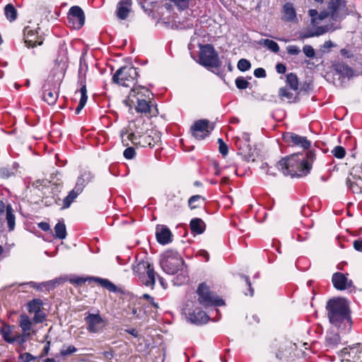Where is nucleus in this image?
I'll list each match as a JSON object with an SVG mask.
<instances>
[{
	"label": "nucleus",
	"instance_id": "nucleus-1",
	"mask_svg": "<svg viewBox=\"0 0 362 362\" xmlns=\"http://www.w3.org/2000/svg\"><path fill=\"white\" fill-rule=\"evenodd\" d=\"M302 155L293 154L279 160L277 168L285 175L291 177H302L308 175L311 168L313 163L315 159L314 151H309L306 153V159L300 158Z\"/></svg>",
	"mask_w": 362,
	"mask_h": 362
},
{
	"label": "nucleus",
	"instance_id": "nucleus-2",
	"mask_svg": "<svg viewBox=\"0 0 362 362\" xmlns=\"http://www.w3.org/2000/svg\"><path fill=\"white\" fill-rule=\"evenodd\" d=\"M328 317L332 325L341 332H348L351 327L349 308L341 298L329 300L327 303Z\"/></svg>",
	"mask_w": 362,
	"mask_h": 362
},
{
	"label": "nucleus",
	"instance_id": "nucleus-3",
	"mask_svg": "<svg viewBox=\"0 0 362 362\" xmlns=\"http://www.w3.org/2000/svg\"><path fill=\"white\" fill-rule=\"evenodd\" d=\"M138 76L135 67L124 66L116 71L112 76V81L122 86L131 87L136 83Z\"/></svg>",
	"mask_w": 362,
	"mask_h": 362
},
{
	"label": "nucleus",
	"instance_id": "nucleus-4",
	"mask_svg": "<svg viewBox=\"0 0 362 362\" xmlns=\"http://www.w3.org/2000/svg\"><path fill=\"white\" fill-rule=\"evenodd\" d=\"M162 269L168 274H175L181 269L184 264L182 257L172 250L165 252L160 262Z\"/></svg>",
	"mask_w": 362,
	"mask_h": 362
},
{
	"label": "nucleus",
	"instance_id": "nucleus-5",
	"mask_svg": "<svg viewBox=\"0 0 362 362\" xmlns=\"http://www.w3.org/2000/svg\"><path fill=\"white\" fill-rule=\"evenodd\" d=\"M121 137L124 146H129V141H130L135 146L143 148H153L156 143L155 139L148 134H140L139 133L129 132L128 130L122 131Z\"/></svg>",
	"mask_w": 362,
	"mask_h": 362
},
{
	"label": "nucleus",
	"instance_id": "nucleus-6",
	"mask_svg": "<svg viewBox=\"0 0 362 362\" xmlns=\"http://www.w3.org/2000/svg\"><path fill=\"white\" fill-rule=\"evenodd\" d=\"M197 293L198 301L203 306H221L225 304L223 300L212 292L205 283L199 285Z\"/></svg>",
	"mask_w": 362,
	"mask_h": 362
},
{
	"label": "nucleus",
	"instance_id": "nucleus-7",
	"mask_svg": "<svg viewBox=\"0 0 362 362\" xmlns=\"http://www.w3.org/2000/svg\"><path fill=\"white\" fill-rule=\"evenodd\" d=\"M199 59V63L206 67L217 68L221 65L217 52L209 44L201 47Z\"/></svg>",
	"mask_w": 362,
	"mask_h": 362
},
{
	"label": "nucleus",
	"instance_id": "nucleus-8",
	"mask_svg": "<svg viewBox=\"0 0 362 362\" xmlns=\"http://www.w3.org/2000/svg\"><path fill=\"white\" fill-rule=\"evenodd\" d=\"M213 123L207 119H199L196 121L191 127L192 136L197 140H202L208 136L214 129Z\"/></svg>",
	"mask_w": 362,
	"mask_h": 362
},
{
	"label": "nucleus",
	"instance_id": "nucleus-9",
	"mask_svg": "<svg viewBox=\"0 0 362 362\" xmlns=\"http://www.w3.org/2000/svg\"><path fill=\"white\" fill-rule=\"evenodd\" d=\"M85 23V14L78 6L70 8L67 14V24L74 29H80Z\"/></svg>",
	"mask_w": 362,
	"mask_h": 362
},
{
	"label": "nucleus",
	"instance_id": "nucleus-10",
	"mask_svg": "<svg viewBox=\"0 0 362 362\" xmlns=\"http://www.w3.org/2000/svg\"><path fill=\"white\" fill-rule=\"evenodd\" d=\"M283 139L288 146L298 147L303 150L309 149L311 146V141L306 136L293 132L284 133Z\"/></svg>",
	"mask_w": 362,
	"mask_h": 362
},
{
	"label": "nucleus",
	"instance_id": "nucleus-11",
	"mask_svg": "<svg viewBox=\"0 0 362 362\" xmlns=\"http://www.w3.org/2000/svg\"><path fill=\"white\" fill-rule=\"evenodd\" d=\"M87 281L98 283L102 287L106 288L110 292L116 293L118 291L117 287L107 279H103L100 277H74L69 279L70 283L77 286L84 284Z\"/></svg>",
	"mask_w": 362,
	"mask_h": 362
},
{
	"label": "nucleus",
	"instance_id": "nucleus-12",
	"mask_svg": "<svg viewBox=\"0 0 362 362\" xmlns=\"http://www.w3.org/2000/svg\"><path fill=\"white\" fill-rule=\"evenodd\" d=\"M344 0H330L328 3L327 10L320 13V18L324 19L330 16L333 20H337L344 10Z\"/></svg>",
	"mask_w": 362,
	"mask_h": 362
},
{
	"label": "nucleus",
	"instance_id": "nucleus-13",
	"mask_svg": "<svg viewBox=\"0 0 362 362\" xmlns=\"http://www.w3.org/2000/svg\"><path fill=\"white\" fill-rule=\"evenodd\" d=\"M37 27L32 28L30 25L25 27L23 30L24 42L29 47H34L37 45H41L43 43V37L38 34Z\"/></svg>",
	"mask_w": 362,
	"mask_h": 362
},
{
	"label": "nucleus",
	"instance_id": "nucleus-14",
	"mask_svg": "<svg viewBox=\"0 0 362 362\" xmlns=\"http://www.w3.org/2000/svg\"><path fill=\"white\" fill-rule=\"evenodd\" d=\"M84 320L87 325V329L90 333H98L101 332L106 325L105 321L99 313H88Z\"/></svg>",
	"mask_w": 362,
	"mask_h": 362
},
{
	"label": "nucleus",
	"instance_id": "nucleus-15",
	"mask_svg": "<svg viewBox=\"0 0 362 362\" xmlns=\"http://www.w3.org/2000/svg\"><path fill=\"white\" fill-rule=\"evenodd\" d=\"M19 327L21 328L22 333L20 334L21 343H25L27 339L32 335L35 334V331L33 328V321L25 314H21L19 316Z\"/></svg>",
	"mask_w": 362,
	"mask_h": 362
},
{
	"label": "nucleus",
	"instance_id": "nucleus-16",
	"mask_svg": "<svg viewBox=\"0 0 362 362\" xmlns=\"http://www.w3.org/2000/svg\"><path fill=\"white\" fill-rule=\"evenodd\" d=\"M153 94L150 91L149 89L144 86H134V88L131 90L129 97L128 101H125L127 104L128 102H131L132 104L135 103V101L139 100H153Z\"/></svg>",
	"mask_w": 362,
	"mask_h": 362
},
{
	"label": "nucleus",
	"instance_id": "nucleus-17",
	"mask_svg": "<svg viewBox=\"0 0 362 362\" xmlns=\"http://www.w3.org/2000/svg\"><path fill=\"white\" fill-rule=\"evenodd\" d=\"M347 182L354 193H362V169L353 168Z\"/></svg>",
	"mask_w": 362,
	"mask_h": 362
},
{
	"label": "nucleus",
	"instance_id": "nucleus-18",
	"mask_svg": "<svg viewBox=\"0 0 362 362\" xmlns=\"http://www.w3.org/2000/svg\"><path fill=\"white\" fill-rule=\"evenodd\" d=\"M348 274L335 272L332 277V282L334 287L339 291H344L352 287L353 282L348 279Z\"/></svg>",
	"mask_w": 362,
	"mask_h": 362
},
{
	"label": "nucleus",
	"instance_id": "nucleus-19",
	"mask_svg": "<svg viewBox=\"0 0 362 362\" xmlns=\"http://www.w3.org/2000/svg\"><path fill=\"white\" fill-rule=\"evenodd\" d=\"M13 329V326L4 324L0 329V332L2 337L6 342L10 344L16 342L19 345H23V343H21V339L18 338L20 337V333L14 332Z\"/></svg>",
	"mask_w": 362,
	"mask_h": 362
},
{
	"label": "nucleus",
	"instance_id": "nucleus-20",
	"mask_svg": "<svg viewBox=\"0 0 362 362\" xmlns=\"http://www.w3.org/2000/svg\"><path fill=\"white\" fill-rule=\"evenodd\" d=\"M59 97V90L57 84L50 85L47 83L43 87V100L50 105L56 103Z\"/></svg>",
	"mask_w": 362,
	"mask_h": 362
},
{
	"label": "nucleus",
	"instance_id": "nucleus-21",
	"mask_svg": "<svg viewBox=\"0 0 362 362\" xmlns=\"http://www.w3.org/2000/svg\"><path fill=\"white\" fill-rule=\"evenodd\" d=\"M95 176L93 173L87 168H83L80 170V174L77 178L76 185L74 187L76 188L77 191L83 192L86 186L91 182Z\"/></svg>",
	"mask_w": 362,
	"mask_h": 362
},
{
	"label": "nucleus",
	"instance_id": "nucleus-22",
	"mask_svg": "<svg viewBox=\"0 0 362 362\" xmlns=\"http://www.w3.org/2000/svg\"><path fill=\"white\" fill-rule=\"evenodd\" d=\"M5 211L8 230L12 231L14 230L16 225V217L13 209L10 204L6 206L3 201L0 200V216H2Z\"/></svg>",
	"mask_w": 362,
	"mask_h": 362
},
{
	"label": "nucleus",
	"instance_id": "nucleus-23",
	"mask_svg": "<svg viewBox=\"0 0 362 362\" xmlns=\"http://www.w3.org/2000/svg\"><path fill=\"white\" fill-rule=\"evenodd\" d=\"M156 236L157 241L162 244L166 245L172 241V233L170 229L164 225H158L156 226Z\"/></svg>",
	"mask_w": 362,
	"mask_h": 362
},
{
	"label": "nucleus",
	"instance_id": "nucleus-24",
	"mask_svg": "<svg viewBox=\"0 0 362 362\" xmlns=\"http://www.w3.org/2000/svg\"><path fill=\"white\" fill-rule=\"evenodd\" d=\"M281 13L283 21L291 23L298 22L296 9L292 3H286L282 8Z\"/></svg>",
	"mask_w": 362,
	"mask_h": 362
},
{
	"label": "nucleus",
	"instance_id": "nucleus-25",
	"mask_svg": "<svg viewBox=\"0 0 362 362\" xmlns=\"http://www.w3.org/2000/svg\"><path fill=\"white\" fill-rule=\"evenodd\" d=\"M132 5V0H121L117 6L116 14L117 18L121 20L126 19L131 11Z\"/></svg>",
	"mask_w": 362,
	"mask_h": 362
},
{
	"label": "nucleus",
	"instance_id": "nucleus-26",
	"mask_svg": "<svg viewBox=\"0 0 362 362\" xmlns=\"http://www.w3.org/2000/svg\"><path fill=\"white\" fill-rule=\"evenodd\" d=\"M279 96L281 100H286L289 103H296L298 101V95L296 92L292 90L287 86L279 88Z\"/></svg>",
	"mask_w": 362,
	"mask_h": 362
},
{
	"label": "nucleus",
	"instance_id": "nucleus-27",
	"mask_svg": "<svg viewBox=\"0 0 362 362\" xmlns=\"http://www.w3.org/2000/svg\"><path fill=\"white\" fill-rule=\"evenodd\" d=\"M189 320L195 324H204L207 322L208 316L206 313L200 309H196L188 313Z\"/></svg>",
	"mask_w": 362,
	"mask_h": 362
},
{
	"label": "nucleus",
	"instance_id": "nucleus-28",
	"mask_svg": "<svg viewBox=\"0 0 362 362\" xmlns=\"http://www.w3.org/2000/svg\"><path fill=\"white\" fill-rule=\"evenodd\" d=\"M168 199L166 206L169 212L172 214L176 213L182 206V199L176 197L174 194H169L168 195Z\"/></svg>",
	"mask_w": 362,
	"mask_h": 362
},
{
	"label": "nucleus",
	"instance_id": "nucleus-29",
	"mask_svg": "<svg viewBox=\"0 0 362 362\" xmlns=\"http://www.w3.org/2000/svg\"><path fill=\"white\" fill-rule=\"evenodd\" d=\"M156 273L154 271L153 267L150 268L143 276H141L139 280L146 286L153 288L156 283Z\"/></svg>",
	"mask_w": 362,
	"mask_h": 362
},
{
	"label": "nucleus",
	"instance_id": "nucleus-30",
	"mask_svg": "<svg viewBox=\"0 0 362 362\" xmlns=\"http://www.w3.org/2000/svg\"><path fill=\"white\" fill-rule=\"evenodd\" d=\"M189 227L192 233L202 234L205 230L206 225L202 219L194 218L191 220Z\"/></svg>",
	"mask_w": 362,
	"mask_h": 362
},
{
	"label": "nucleus",
	"instance_id": "nucleus-31",
	"mask_svg": "<svg viewBox=\"0 0 362 362\" xmlns=\"http://www.w3.org/2000/svg\"><path fill=\"white\" fill-rule=\"evenodd\" d=\"M153 265L148 261L141 260L133 267V272L134 274L140 279L141 276H143L150 268H152Z\"/></svg>",
	"mask_w": 362,
	"mask_h": 362
},
{
	"label": "nucleus",
	"instance_id": "nucleus-32",
	"mask_svg": "<svg viewBox=\"0 0 362 362\" xmlns=\"http://www.w3.org/2000/svg\"><path fill=\"white\" fill-rule=\"evenodd\" d=\"M136 110L141 113H151L153 106L152 100L135 101Z\"/></svg>",
	"mask_w": 362,
	"mask_h": 362
},
{
	"label": "nucleus",
	"instance_id": "nucleus-33",
	"mask_svg": "<svg viewBox=\"0 0 362 362\" xmlns=\"http://www.w3.org/2000/svg\"><path fill=\"white\" fill-rule=\"evenodd\" d=\"M340 344L339 335L337 333L329 334L325 339V346L327 349H333Z\"/></svg>",
	"mask_w": 362,
	"mask_h": 362
},
{
	"label": "nucleus",
	"instance_id": "nucleus-34",
	"mask_svg": "<svg viewBox=\"0 0 362 362\" xmlns=\"http://www.w3.org/2000/svg\"><path fill=\"white\" fill-rule=\"evenodd\" d=\"M54 237L59 240H64L66 237V228L63 221H59L54 226Z\"/></svg>",
	"mask_w": 362,
	"mask_h": 362
},
{
	"label": "nucleus",
	"instance_id": "nucleus-35",
	"mask_svg": "<svg viewBox=\"0 0 362 362\" xmlns=\"http://www.w3.org/2000/svg\"><path fill=\"white\" fill-rule=\"evenodd\" d=\"M82 192L77 191L76 188L74 187L71 191L69 192V194L63 199L62 209L69 208L71 204L74 202L76 198Z\"/></svg>",
	"mask_w": 362,
	"mask_h": 362
},
{
	"label": "nucleus",
	"instance_id": "nucleus-36",
	"mask_svg": "<svg viewBox=\"0 0 362 362\" xmlns=\"http://www.w3.org/2000/svg\"><path fill=\"white\" fill-rule=\"evenodd\" d=\"M43 305L42 300L39 298H35L27 304V309L29 313L32 314L35 312L42 310Z\"/></svg>",
	"mask_w": 362,
	"mask_h": 362
},
{
	"label": "nucleus",
	"instance_id": "nucleus-37",
	"mask_svg": "<svg viewBox=\"0 0 362 362\" xmlns=\"http://www.w3.org/2000/svg\"><path fill=\"white\" fill-rule=\"evenodd\" d=\"M286 84L290 88L296 92L298 89V80L297 76L293 73L286 75Z\"/></svg>",
	"mask_w": 362,
	"mask_h": 362
},
{
	"label": "nucleus",
	"instance_id": "nucleus-38",
	"mask_svg": "<svg viewBox=\"0 0 362 362\" xmlns=\"http://www.w3.org/2000/svg\"><path fill=\"white\" fill-rule=\"evenodd\" d=\"M259 43L274 53H277L279 51V45L274 40L269 39H262Z\"/></svg>",
	"mask_w": 362,
	"mask_h": 362
},
{
	"label": "nucleus",
	"instance_id": "nucleus-39",
	"mask_svg": "<svg viewBox=\"0 0 362 362\" xmlns=\"http://www.w3.org/2000/svg\"><path fill=\"white\" fill-rule=\"evenodd\" d=\"M4 13L6 18L10 21H13L17 17V11L15 7L9 4H7L4 8Z\"/></svg>",
	"mask_w": 362,
	"mask_h": 362
},
{
	"label": "nucleus",
	"instance_id": "nucleus-40",
	"mask_svg": "<svg viewBox=\"0 0 362 362\" xmlns=\"http://www.w3.org/2000/svg\"><path fill=\"white\" fill-rule=\"evenodd\" d=\"M361 352L362 346L358 345L350 348L347 353L349 354V356L353 360H358L360 358L358 354H361Z\"/></svg>",
	"mask_w": 362,
	"mask_h": 362
},
{
	"label": "nucleus",
	"instance_id": "nucleus-41",
	"mask_svg": "<svg viewBox=\"0 0 362 362\" xmlns=\"http://www.w3.org/2000/svg\"><path fill=\"white\" fill-rule=\"evenodd\" d=\"M331 152L335 158H339V159H341V158H344V156L346 155L345 148L341 146H335L332 150Z\"/></svg>",
	"mask_w": 362,
	"mask_h": 362
},
{
	"label": "nucleus",
	"instance_id": "nucleus-42",
	"mask_svg": "<svg viewBox=\"0 0 362 362\" xmlns=\"http://www.w3.org/2000/svg\"><path fill=\"white\" fill-rule=\"evenodd\" d=\"M126 314L127 315H129L131 317H134L138 318L139 317V313L137 308L134 303H129L127 308L125 309Z\"/></svg>",
	"mask_w": 362,
	"mask_h": 362
},
{
	"label": "nucleus",
	"instance_id": "nucleus-43",
	"mask_svg": "<svg viewBox=\"0 0 362 362\" xmlns=\"http://www.w3.org/2000/svg\"><path fill=\"white\" fill-rule=\"evenodd\" d=\"M237 66L240 71H245L251 68V64L247 59H241L238 61Z\"/></svg>",
	"mask_w": 362,
	"mask_h": 362
},
{
	"label": "nucleus",
	"instance_id": "nucleus-44",
	"mask_svg": "<svg viewBox=\"0 0 362 362\" xmlns=\"http://www.w3.org/2000/svg\"><path fill=\"white\" fill-rule=\"evenodd\" d=\"M34 316L33 318V321L35 324L42 323L46 318V315L42 310H40L38 312H35L33 313Z\"/></svg>",
	"mask_w": 362,
	"mask_h": 362
},
{
	"label": "nucleus",
	"instance_id": "nucleus-45",
	"mask_svg": "<svg viewBox=\"0 0 362 362\" xmlns=\"http://www.w3.org/2000/svg\"><path fill=\"white\" fill-rule=\"evenodd\" d=\"M249 82L242 76L235 79V85L238 89H246L249 86Z\"/></svg>",
	"mask_w": 362,
	"mask_h": 362
},
{
	"label": "nucleus",
	"instance_id": "nucleus-46",
	"mask_svg": "<svg viewBox=\"0 0 362 362\" xmlns=\"http://www.w3.org/2000/svg\"><path fill=\"white\" fill-rule=\"evenodd\" d=\"M202 199V197L200 195H194V196L191 197L188 201L189 206L192 209L199 207V206L198 204H197L196 203L198 202Z\"/></svg>",
	"mask_w": 362,
	"mask_h": 362
},
{
	"label": "nucleus",
	"instance_id": "nucleus-47",
	"mask_svg": "<svg viewBox=\"0 0 362 362\" xmlns=\"http://www.w3.org/2000/svg\"><path fill=\"white\" fill-rule=\"evenodd\" d=\"M79 77L81 78V87L80 89V93H81L80 100H83V101L87 102L88 96H87V90H86V86L85 84V81L81 76Z\"/></svg>",
	"mask_w": 362,
	"mask_h": 362
},
{
	"label": "nucleus",
	"instance_id": "nucleus-48",
	"mask_svg": "<svg viewBox=\"0 0 362 362\" xmlns=\"http://www.w3.org/2000/svg\"><path fill=\"white\" fill-rule=\"evenodd\" d=\"M76 351H77V349L74 346L69 345L66 349H62L60 351V354L62 356H66L74 354L75 352H76Z\"/></svg>",
	"mask_w": 362,
	"mask_h": 362
},
{
	"label": "nucleus",
	"instance_id": "nucleus-49",
	"mask_svg": "<svg viewBox=\"0 0 362 362\" xmlns=\"http://www.w3.org/2000/svg\"><path fill=\"white\" fill-rule=\"evenodd\" d=\"M303 52L309 58H313L315 56V49L310 45H305L303 48Z\"/></svg>",
	"mask_w": 362,
	"mask_h": 362
},
{
	"label": "nucleus",
	"instance_id": "nucleus-50",
	"mask_svg": "<svg viewBox=\"0 0 362 362\" xmlns=\"http://www.w3.org/2000/svg\"><path fill=\"white\" fill-rule=\"evenodd\" d=\"M218 143L219 144V152L223 156H226L228 152V146L223 142L222 139H218Z\"/></svg>",
	"mask_w": 362,
	"mask_h": 362
},
{
	"label": "nucleus",
	"instance_id": "nucleus-51",
	"mask_svg": "<svg viewBox=\"0 0 362 362\" xmlns=\"http://www.w3.org/2000/svg\"><path fill=\"white\" fill-rule=\"evenodd\" d=\"M173 1L179 8L185 9L188 7L189 2L190 0H170Z\"/></svg>",
	"mask_w": 362,
	"mask_h": 362
},
{
	"label": "nucleus",
	"instance_id": "nucleus-52",
	"mask_svg": "<svg viewBox=\"0 0 362 362\" xmlns=\"http://www.w3.org/2000/svg\"><path fill=\"white\" fill-rule=\"evenodd\" d=\"M135 154V150L132 147L127 148L123 153L124 157L127 159H132Z\"/></svg>",
	"mask_w": 362,
	"mask_h": 362
},
{
	"label": "nucleus",
	"instance_id": "nucleus-53",
	"mask_svg": "<svg viewBox=\"0 0 362 362\" xmlns=\"http://www.w3.org/2000/svg\"><path fill=\"white\" fill-rule=\"evenodd\" d=\"M286 51L291 55H298L300 52V48L296 45H288L286 47Z\"/></svg>",
	"mask_w": 362,
	"mask_h": 362
},
{
	"label": "nucleus",
	"instance_id": "nucleus-54",
	"mask_svg": "<svg viewBox=\"0 0 362 362\" xmlns=\"http://www.w3.org/2000/svg\"><path fill=\"white\" fill-rule=\"evenodd\" d=\"M19 359L21 362H30L34 360L35 357L31 354L25 352L20 354Z\"/></svg>",
	"mask_w": 362,
	"mask_h": 362
},
{
	"label": "nucleus",
	"instance_id": "nucleus-55",
	"mask_svg": "<svg viewBox=\"0 0 362 362\" xmlns=\"http://www.w3.org/2000/svg\"><path fill=\"white\" fill-rule=\"evenodd\" d=\"M254 75L257 78H264L267 76L266 71L263 68H257L254 71Z\"/></svg>",
	"mask_w": 362,
	"mask_h": 362
},
{
	"label": "nucleus",
	"instance_id": "nucleus-56",
	"mask_svg": "<svg viewBox=\"0 0 362 362\" xmlns=\"http://www.w3.org/2000/svg\"><path fill=\"white\" fill-rule=\"evenodd\" d=\"M142 298L144 299H146L147 300L154 308H158V303H156L155 301H154V299L153 297H151L150 295L147 294V293H145L142 296Z\"/></svg>",
	"mask_w": 362,
	"mask_h": 362
},
{
	"label": "nucleus",
	"instance_id": "nucleus-57",
	"mask_svg": "<svg viewBox=\"0 0 362 362\" xmlns=\"http://www.w3.org/2000/svg\"><path fill=\"white\" fill-rule=\"evenodd\" d=\"M354 247L356 250L362 252V238H358L354 242Z\"/></svg>",
	"mask_w": 362,
	"mask_h": 362
},
{
	"label": "nucleus",
	"instance_id": "nucleus-58",
	"mask_svg": "<svg viewBox=\"0 0 362 362\" xmlns=\"http://www.w3.org/2000/svg\"><path fill=\"white\" fill-rule=\"evenodd\" d=\"M37 226L40 229H41L43 231L50 230V226L47 222H40L37 224Z\"/></svg>",
	"mask_w": 362,
	"mask_h": 362
},
{
	"label": "nucleus",
	"instance_id": "nucleus-59",
	"mask_svg": "<svg viewBox=\"0 0 362 362\" xmlns=\"http://www.w3.org/2000/svg\"><path fill=\"white\" fill-rule=\"evenodd\" d=\"M103 354L104 357L108 360H111L115 356V353L112 349H110L109 351H104Z\"/></svg>",
	"mask_w": 362,
	"mask_h": 362
},
{
	"label": "nucleus",
	"instance_id": "nucleus-60",
	"mask_svg": "<svg viewBox=\"0 0 362 362\" xmlns=\"http://www.w3.org/2000/svg\"><path fill=\"white\" fill-rule=\"evenodd\" d=\"M276 70L279 74H284L286 71V67L283 64H277L276 66Z\"/></svg>",
	"mask_w": 362,
	"mask_h": 362
},
{
	"label": "nucleus",
	"instance_id": "nucleus-61",
	"mask_svg": "<svg viewBox=\"0 0 362 362\" xmlns=\"http://www.w3.org/2000/svg\"><path fill=\"white\" fill-rule=\"evenodd\" d=\"M198 255L204 257L205 259V261L207 262L209 259V254L207 251L201 250L198 252Z\"/></svg>",
	"mask_w": 362,
	"mask_h": 362
},
{
	"label": "nucleus",
	"instance_id": "nucleus-62",
	"mask_svg": "<svg viewBox=\"0 0 362 362\" xmlns=\"http://www.w3.org/2000/svg\"><path fill=\"white\" fill-rule=\"evenodd\" d=\"M49 347H50V341H47L46 342L45 346L43 348V350H42V356H46V355L48 354V353L49 351Z\"/></svg>",
	"mask_w": 362,
	"mask_h": 362
},
{
	"label": "nucleus",
	"instance_id": "nucleus-63",
	"mask_svg": "<svg viewBox=\"0 0 362 362\" xmlns=\"http://www.w3.org/2000/svg\"><path fill=\"white\" fill-rule=\"evenodd\" d=\"M86 103V101H83V100H80L79 103L76 109V112L78 114L80 111L83 108Z\"/></svg>",
	"mask_w": 362,
	"mask_h": 362
},
{
	"label": "nucleus",
	"instance_id": "nucleus-64",
	"mask_svg": "<svg viewBox=\"0 0 362 362\" xmlns=\"http://www.w3.org/2000/svg\"><path fill=\"white\" fill-rule=\"evenodd\" d=\"M213 165H214V170H215L214 174L216 175H219L220 173H221V169L219 168L218 164L216 162H214Z\"/></svg>",
	"mask_w": 362,
	"mask_h": 362
}]
</instances>
